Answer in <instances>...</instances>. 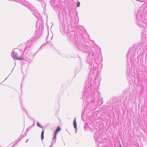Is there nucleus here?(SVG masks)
<instances>
[{
  "mask_svg": "<svg viewBox=\"0 0 147 147\" xmlns=\"http://www.w3.org/2000/svg\"><path fill=\"white\" fill-rule=\"evenodd\" d=\"M86 62L89 64L90 70L89 79L85 84L82 97L84 102H86L84 110L82 113V118L85 112L88 113L95 110L99 105H101L103 102L102 98L97 89L101 80L98 69L100 58L99 52L94 49V50H89Z\"/></svg>",
  "mask_w": 147,
  "mask_h": 147,
  "instance_id": "obj_1",
  "label": "nucleus"
},
{
  "mask_svg": "<svg viewBox=\"0 0 147 147\" xmlns=\"http://www.w3.org/2000/svg\"><path fill=\"white\" fill-rule=\"evenodd\" d=\"M60 31L63 35H65L67 36L68 40L69 42L73 44L79 51L87 52L90 49L89 47L86 45L85 42L84 41L82 42L80 38H78L77 33L68 30L67 26H66L64 22L62 23Z\"/></svg>",
  "mask_w": 147,
  "mask_h": 147,
  "instance_id": "obj_2",
  "label": "nucleus"
},
{
  "mask_svg": "<svg viewBox=\"0 0 147 147\" xmlns=\"http://www.w3.org/2000/svg\"><path fill=\"white\" fill-rule=\"evenodd\" d=\"M143 44L142 43H140L137 45H135L132 48H129L127 55V79L130 81H133V78L134 77L131 74V70L130 66L128 64L129 61V58L131 61L135 57L136 51H138L139 50L142 49L143 47Z\"/></svg>",
  "mask_w": 147,
  "mask_h": 147,
  "instance_id": "obj_3",
  "label": "nucleus"
},
{
  "mask_svg": "<svg viewBox=\"0 0 147 147\" xmlns=\"http://www.w3.org/2000/svg\"><path fill=\"white\" fill-rule=\"evenodd\" d=\"M144 3L142 6L139 8L137 13L135 14L136 23L140 27H142L141 35L142 40L145 39L146 36L145 28L143 26L144 23L142 22V16L145 14L144 13L147 7V3L146 2Z\"/></svg>",
  "mask_w": 147,
  "mask_h": 147,
  "instance_id": "obj_4",
  "label": "nucleus"
},
{
  "mask_svg": "<svg viewBox=\"0 0 147 147\" xmlns=\"http://www.w3.org/2000/svg\"><path fill=\"white\" fill-rule=\"evenodd\" d=\"M33 42L32 40H29L26 43V46L24 44H21L19 45L20 51L21 52V55L19 57V60H24L25 59L23 57V55L26 51L30 49L31 47L33 45Z\"/></svg>",
  "mask_w": 147,
  "mask_h": 147,
  "instance_id": "obj_5",
  "label": "nucleus"
},
{
  "mask_svg": "<svg viewBox=\"0 0 147 147\" xmlns=\"http://www.w3.org/2000/svg\"><path fill=\"white\" fill-rule=\"evenodd\" d=\"M19 3L22 4V5L27 7L30 10L33 12L32 13L35 17L38 19L40 17L39 13L37 12V11L34 9V8L31 4L24 0H19Z\"/></svg>",
  "mask_w": 147,
  "mask_h": 147,
  "instance_id": "obj_6",
  "label": "nucleus"
},
{
  "mask_svg": "<svg viewBox=\"0 0 147 147\" xmlns=\"http://www.w3.org/2000/svg\"><path fill=\"white\" fill-rule=\"evenodd\" d=\"M98 129L99 131L98 132L96 133L94 136V138L95 139V141L96 142H100V140L102 139L101 136L102 134V133L100 132V129H99V127L98 126H96L95 127L94 126V127L93 128V129H91L92 131L94 132L96 131H97Z\"/></svg>",
  "mask_w": 147,
  "mask_h": 147,
  "instance_id": "obj_7",
  "label": "nucleus"
},
{
  "mask_svg": "<svg viewBox=\"0 0 147 147\" xmlns=\"http://www.w3.org/2000/svg\"><path fill=\"white\" fill-rule=\"evenodd\" d=\"M58 13V17L61 21V20L64 21L65 20H66L67 19V14L64 10H59Z\"/></svg>",
  "mask_w": 147,
  "mask_h": 147,
  "instance_id": "obj_8",
  "label": "nucleus"
},
{
  "mask_svg": "<svg viewBox=\"0 0 147 147\" xmlns=\"http://www.w3.org/2000/svg\"><path fill=\"white\" fill-rule=\"evenodd\" d=\"M31 55H33L32 54V52L31 51L28 50L27 53L26 55V57L27 59L26 60L27 61V60H29L30 59L32 58L31 57H30V56Z\"/></svg>",
  "mask_w": 147,
  "mask_h": 147,
  "instance_id": "obj_9",
  "label": "nucleus"
},
{
  "mask_svg": "<svg viewBox=\"0 0 147 147\" xmlns=\"http://www.w3.org/2000/svg\"><path fill=\"white\" fill-rule=\"evenodd\" d=\"M57 134L54 133L53 136L52 138V141L51 142V145L55 144L56 142V140Z\"/></svg>",
  "mask_w": 147,
  "mask_h": 147,
  "instance_id": "obj_10",
  "label": "nucleus"
},
{
  "mask_svg": "<svg viewBox=\"0 0 147 147\" xmlns=\"http://www.w3.org/2000/svg\"><path fill=\"white\" fill-rule=\"evenodd\" d=\"M34 35L35 39L39 38L41 35L40 33V31L38 30H36Z\"/></svg>",
  "mask_w": 147,
  "mask_h": 147,
  "instance_id": "obj_11",
  "label": "nucleus"
},
{
  "mask_svg": "<svg viewBox=\"0 0 147 147\" xmlns=\"http://www.w3.org/2000/svg\"><path fill=\"white\" fill-rule=\"evenodd\" d=\"M116 107V105L115 104L111 103L110 106L109 107V110L110 111L113 110L114 108V107Z\"/></svg>",
  "mask_w": 147,
  "mask_h": 147,
  "instance_id": "obj_12",
  "label": "nucleus"
},
{
  "mask_svg": "<svg viewBox=\"0 0 147 147\" xmlns=\"http://www.w3.org/2000/svg\"><path fill=\"white\" fill-rule=\"evenodd\" d=\"M76 118H75L74 120L73 121V125L74 128L76 129V133L77 132V123L76 121Z\"/></svg>",
  "mask_w": 147,
  "mask_h": 147,
  "instance_id": "obj_13",
  "label": "nucleus"
},
{
  "mask_svg": "<svg viewBox=\"0 0 147 147\" xmlns=\"http://www.w3.org/2000/svg\"><path fill=\"white\" fill-rule=\"evenodd\" d=\"M37 53V52L36 53H35L34 55H30V57H31L32 58L30 59V61L29 60H27V61L29 63H30V62H31L32 61L33 58H34V57L35 55Z\"/></svg>",
  "mask_w": 147,
  "mask_h": 147,
  "instance_id": "obj_14",
  "label": "nucleus"
},
{
  "mask_svg": "<svg viewBox=\"0 0 147 147\" xmlns=\"http://www.w3.org/2000/svg\"><path fill=\"white\" fill-rule=\"evenodd\" d=\"M61 128L59 127H58L54 131V133L57 134V133L61 130Z\"/></svg>",
  "mask_w": 147,
  "mask_h": 147,
  "instance_id": "obj_15",
  "label": "nucleus"
},
{
  "mask_svg": "<svg viewBox=\"0 0 147 147\" xmlns=\"http://www.w3.org/2000/svg\"><path fill=\"white\" fill-rule=\"evenodd\" d=\"M12 56L14 59H17V56L16 55V54H15L14 52H13L12 53Z\"/></svg>",
  "mask_w": 147,
  "mask_h": 147,
  "instance_id": "obj_16",
  "label": "nucleus"
},
{
  "mask_svg": "<svg viewBox=\"0 0 147 147\" xmlns=\"http://www.w3.org/2000/svg\"><path fill=\"white\" fill-rule=\"evenodd\" d=\"M31 128L32 127L30 126L26 130V132L25 133H24L25 134H24L23 135V136L22 137H24L26 135V134H27V131H29V130H30Z\"/></svg>",
  "mask_w": 147,
  "mask_h": 147,
  "instance_id": "obj_17",
  "label": "nucleus"
},
{
  "mask_svg": "<svg viewBox=\"0 0 147 147\" xmlns=\"http://www.w3.org/2000/svg\"><path fill=\"white\" fill-rule=\"evenodd\" d=\"M43 130L42 131L41 133V139L42 140L44 138V131L43 130V128L42 129Z\"/></svg>",
  "mask_w": 147,
  "mask_h": 147,
  "instance_id": "obj_18",
  "label": "nucleus"
},
{
  "mask_svg": "<svg viewBox=\"0 0 147 147\" xmlns=\"http://www.w3.org/2000/svg\"><path fill=\"white\" fill-rule=\"evenodd\" d=\"M42 24H40L38 23V21H37L36 22V27L37 28L39 26V28H40V27L42 26Z\"/></svg>",
  "mask_w": 147,
  "mask_h": 147,
  "instance_id": "obj_19",
  "label": "nucleus"
},
{
  "mask_svg": "<svg viewBox=\"0 0 147 147\" xmlns=\"http://www.w3.org/2000/svg\"><path fill=\"white\" fill-rule=\"evenodd\" d=\"M37 125L38 126V127L42 128V129H43V128L42 127V126L39 123V122H37Z\"/></svg>",
  "mask_w": 147,
  "mask_h": 147,
  "instance_id": "obj_20",
  "label": "nucleus"
},
{
  "mask_svg": "<svg viewBox=\"0 0 147 147\" xmlns=\"http://www.w3.org/2000/svg\"><path fill=\"white\" fill-rule=\"evenodd\" d=\"M137 1L140 2H146L147 3V0H136Z\"/></svg>",
  "mask_w": 147,
  "mask_h": 147,
  "instance_id": "obj_21",
  "label": "nucleus"
},
{
  "mask_svg": "<svg viewBox=\"0 0 147 147\" xmlns=\"http://www.w3.org/2000/svg\"><path fill=\"white\" fill-rule=\"evenodd\" d=\"M21 106H22V109L24 110L25 112V113H26V114L28 115V113L27 112V111L24 108V107H23V106L22 105V104H21Z\"/></svg>",
  "mask_w": 147,
  "mask_h": 147,
  "instance_id": "obj_22",
  "label": "nucleus"
},
{
  "mask_svg": "<svg viewBox=\"0 0 147 147\" xmlns=\"http://www.w3.org/2000/svg\"><path fill=\"white\" fill-rule=\"evenodd\" d=\"M38 1H41V4H42H42H43L44 7H45L46 6V4H45V2L43 1L42 0H38Z\"/></svg>",
  "mask_w": 147,
  "mask_h": 147,
  "instance_id": "obj_23",
  "label": "nucleus"
},
{
  "mask_svg": "<svg viewBox=\"0 0 147 147\" xmlns=\"http://www.w3.org/2000/svg\"><path fill=\"white\" fill-rule=\"evenodd\" d=\"M80 3L79 1H78L77 4V7H79L80 6Z\"/></svg>",
  "mask_w": 147,
  "mask_h": 147,
  "instance_id": "obj_24",
  "label": "nucleus"
},
{
  "mask_svg": "<svg viewBox=\"0 0 147 147\" xmlns=\"http://www.w3.org/2000/svg\"><path fill=\"white\" fill-rule=\"evenodd\" d=\"M81 69V68L80 67H79V70H78V71H77V70H76V71L78 73L79 72V71Z\"/></svg>",
  "mask_w": 147,
  "mask_h": 147,
  "instance_id": "obj_25",
  "label": "nucleus"
},
{
  "mask_svg": "<svg viewBox=\"0 0 147 147\" xmlns=\"http://www.w3.org/2000/svg\"><path fill=\"white\" fill-rule=\"evenodd\" d=\"M34 125H35V124H34V123L30 127L32 128Z\"/></svg>",
  "mask_w": 147,
  "mask_h": 147,
  "instance_id": "obj_26",
  "label": "nucleus"
},
{
  "mask_svg": "<svg viewBox=\"0 0 147 147\" xmlns=\"http://www.w3.org/2000/svg\"><path fill=\"white\" fill-rule=\"evenodd\" d=\"M119 144V147H122V145H121V144Z\"/></svg>",
  "mask_w": 147,
  "mask_h": 147,
  "instance_id": "obj_27",
  "label": "nucleus"
},
{
  "mask_svg": "<svg viewBox=\"0 0 147 147\" xmlns=\"http://www.w3.org/2000/svg\"><path fill=\"white\" fill-rule=\"evenodd\" d=\"M28 139L26 140V143H27V142H28Z\"/></svg>",
  "mask_w": 147,
  "mask_h": 147,
  "instance_id": "obj_28",
  "label": "nucleus"
},
{
  "mask_svg": "<svg viewBox=\"0 0 147 147\" xmlns=\"http://www.w3.org/2000/svg\"><path fill=\"white\" fill-rule=\"evenodd\" d=\"M43 45H42V46L40 47V48H42V47L43 46Z\"/></svg>",
  "mask_w": 147,
  "mask_h": 147,
  "instance_id": "obj_29",
  "label": "nucleus"
},
{
  "mask_svg": "<svg viewBox=\"0 0 147 147\" xmlns=\"http://www.w3.org/2000/svg\"><path fill=\"white\" fill-rule=\"evenodd\" d=\"M20 48L19 49V50H20ZM20 51L21 53V52L20 51V50H19V52H20Z\"/></svg>",
  "mask_w": 147,
  "mask_h": 147,
  "instance_id": "obj_30",
  "label": "nucleus"
},
{
  "mask_svg": "<svg viewBox=\"0 0 147 147\" xmlns=\"http://www.w3.org/2000/svg\"><path fill=\"white\" fill-rule=\"evenodd\" d=\"M51 145H51L50 146H49V147H51Z\"/></svg>",
  "mask_w": 147,
  "mask_h": 147,
  "instance_id": "obj_31",
  "label": "nucleus"
},
{
  "mask_svg": "<svg viewBox=\"0 0 147 147\" xmlns=\"http://www.w3.org/2000/svg\"><path fill=\"white\" fill-rule=\"evenodd\" d=\"M52 38H53V37H52L51 38V39H52Z\"/></svg>",
  "mask_w": 147,
  "mask_h": 147,
  "instance_id": "obj_32",
  "label": "nucleus"
},
{
  "mask_svg": "<svg viewBox=\"0 0 147 147\" xmlns=\"http://www.w3.org/2000/svg\"><path fill=\"white\" fill-rule=\"evenodd\" d=\"M143 89H144V86H143Z\"/></svg>",
  "mask_w": 147,
  "mask_h": 147,
  "instance_id": "obj_33",
  "label": "nucleus"
}]
</instances>
